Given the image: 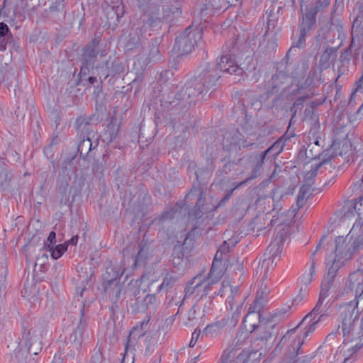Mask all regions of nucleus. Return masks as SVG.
<instances>
[{
	"mask_svg": "<svg viewBox=\"0 0 363 363\" xmlns=\"http://www.w3.org/2000/svg\"><path fill=\"white\" fill-rule=\"evenodd\" d=\"M359 315L358 301L354 299L350 302L341 304L338 309L339 326L336 331L332 332L327 336V340L333 339L337 334H342L343 343H352L351 346L359 342Z\"/></svg>",
	"mask_w": 363,
	"mask_h": 363,
	"instance_id": "f257e3e1",
	"label": "nucleus"
},
{
	"mask_svg": "<svg viewBox=\"0 0 363 363\" xmlns=\"http://www.w3.org/2000/svg\"><path fill=\"white\" fill-rule=\"evenodd\" d=\"M220 77L218 69L214 66L207 65L198 77L185 84L177 94V99L183 101L184 106H190L199 96L206 94L211 89L214 90Z\"/></svg>",
	"mask_w": 363,
	"mask_h": 363,
	"instance_id": "f03ea898",
	"label": "nucleus"
},
{
	"mask_svg": "<svg viewBox=\"0 0 363 363\" xmlns=\"http://www.w3.org/2000/svg\"><path fill=\"white\" fill-rule=\"evenodd\" d=\"M222 277V270L215 269L214 265L212 266L206 279L201 276L195 277L188 283L185 288V298L193 296L198 303L199 301L208 296L213 285L217 284Z\"/></svg>",
	"mask_w": 363,
	"mask_h": 363,
	"instance_id": "7ed1b4c3",
	"label": "nucleus"
},
{
	"mask_svg": "<svg viewBox=\"0 0 363 363\" xmlns=\"http://www.w3.org/2000/svg\"><path fill=\"white\" fill-rule=\"evenodd\" d=\"M330 3V0H316L315 5L311 4L306 6L305 12L298 24V39L293 43L289 51L294 48H302L305 45L306 35L315 28L317 13L328 7Z\"/></svg>",
	"mask_w": 363,
	"mask_h": 363,
	"instance_id": "20e7f679",
	"label": "nucleus"
},
{
	"mask_svg": "<svg viewBox=\"0 0 363 363\" xmlns=\"http://www.w3.org/2000/svg\"><path fill=\"white\" fill-rule=\"evenodd\" d=\"M128 285L135 288V289H131V295L135 298L130 301V306L133 312L144 313L157 307L158 301L155 294L146 293L145 290L139 288L138 281L131 280Z\"/></svg>",
	"mask_w": 363,
	"mask_h": 363,
	"instance_id": "39448f33",
	"label": "nucleus"
},
{
	"mask_svg": "<svg viewBox=\"0 0 363 363\" xmlns=\"http://www.w3.org/2000/svg\"><path fill=\"white\" fill-rule=\"evenodd\" d=\"M202 38L203 30L201 28L192 29L191 27H188L176 38L174 50L179 55H187L193 50Z\"/></svg>",
	"mask_w": 363,
	"mask_h": 363,
	"instance_id": "423d86ee",
	"label": "nucleus"
},
{
	"mask_svg": "<svg viewBox=\"0 0 363 363\" xmlns=\"http://www.w3.org/2000/svg\"><path fill=\"white\" fill-rule=\"evenodd\" d=\"M351 295L357 300V297H363V272L357 270L350 274L345 286L339 291L337 296Z\"/></svg>",
	"mask_w": 363,
	"mask_h": 363,
	"instance_id": "0eeeda50",
	"label": "nucleus"
},
{
	"mask_svg": "<svg viewBox=\"0 0 363 363\" xmlns=\"http://www.w3.org/2000/svg\"><path fill=\"white\" fill-rule=\"evenodd\" d=\"M332 304L331 303L328 307L325 309L324 313H321L319 314V316L317 320H315V317L318 315H313L311 318H309L304 324L308 321L306 325L305 326L302 335L298 336L294 340V345H297V350H300L302 345L305 342V339L312 333H313L316 328V325L320 322L325 320L329 315V314L332 312ZM303 324L299 323L297 326L303 325Z\"/></svg>",
	"mask_w": 363,
	"mask_h": 363,
	"instance_id": "6e6552de",
	"label": "nucleus"
},
{
	"mask_svg": "<svg viewBox=\"0 0 363 363\" xmlns=\"http://www.w3.org/2000/svg\"><path fill=\"white\" fill-rule=\"evenodd\" d=\"M283 240V235H277L269 245L261 264V269H264V278L267 277L269 267L277 264L274 259L281 254Z\"/></svg>",
	"mask_w": 363,
	"mask_h": 363,
	"instance_id": "1a4fd4ad",
	"label": "nucleus"
},
{
	"mask_svg": "<svg viewBox=\"0 0 363 363\" xmlns=\"http://www.w3.org/2000/svg\"><path fill=\"white\" fill-rule=\"evenodd\" d=\"M354 227L350 230L346 237L339 236L335 240V257L337 260L347 262L350 260L354 252L352 245L349 242L353 237Z\"/></svg>",
	"mask_w": 363,
	"mask_h": 363,
	"instance_id": "9d476101",
	"label": "nucleus"
},
{
	"mask_svg": "<svg viewBox=\"0 0 363 363\" xmlns=\"http://www.w3.org/2000/svg\"><path fill=\"white\" fill-rule=\"evenodd\" d=\"M23 329L22 340L14 350V359L18 363H22L26 359L31 350V346L33 345V340L31 337L32 330L28 329L24 325Z\"/></svg>",
	"mask_w": 363,
	"mask_h": 363,
	"instance_id": "9b49d317",
	"label": "nucleus"
},
{
	"mask_svg": "<svg viewBox=\"0 0 363 363\" xmlns=\"http://www.w3.org/2000/svg\"><path fill=\"white\" fill-rule=\"evenodd\" d=\"M333 280H323L321 284V289L319 295L318 301L313 308V309L308 313L301 320V324L304 323L309 318L313 315H319L321 313H324L325 309L328 307L326 305L323 306L325 299L329 296V290L333 286Z\"/></svg>",
	"mask_w": 363,
	"mask_h": 363,
	"instance_id": "f8f14e48",
	"label": "nucleus"
},
{
	"mask_svg": "<svg viewBox=\"0 0 363 363\" xmlns=\"http://www.w3.org/2000/svg\"><path fill=\"white\" fill-rule=\"evenodd\" d=\"M269 289L267 287V284L264 281H261L259 289L257 291V297L254 301V304L250 306L246 318L250 317L252 314H257V318L259 319L261 317L260 312L264 306V302L267 298Z\"/></svg>",
	"mask_w": 363,
	"mask_h": 363,
	"instance_id": "ddd939ff",
	"label": "nucleus"
},
{
	"mask_svg": "<svg viewBox=\"0 0 363 363\" xmlns=\"http://www.w3.org/2000/svg\"><path fill=\"white\" fill-rule=\"evenodd\" d=\"M88 323L84 318V308L81 310V318L78 325L73 330L69 336V340L73 344L74 347L78 350L80 349L82 342L85 337H88L87 333Z\"/></svg>",
	"mask_w": 363,
	"mask_h": 363,
	"instance_id": "4468645a",
	"label": "nucleus"
},
{
	"mask_svg": "<svg viewBox=\"0 0 363 363\" xmlns=\"http://www.w3.org/2000/svg\"><path fill=\"white\" fill-rule=\"evenodd\" d=\"M267 156V154L264 151L261 154H254L251 155V158H252L251 174L246 179L237 183L235 188L244 186L248 182L258 177L260 175L262 165Z\"/></svg>",
	"mask_w": 363,
	"mask_h": 363,
	"instance_id": "2eb2a0df",
	"label": "nucleus"
},
{
	"mask_svg": "<svg viewBox=\"0 0 363 363\" xmlns=\"http://www.w3.org/2000/svg\"><path fill=\"white\" fill-rule=\"evenodd\" d=\"M219 72H227L236 75H242L244 72L243 69L240 67L232 56L226 55L220 57L219 62L214 66Z\"/></svg>",
	"mask_w": 363,
	"mask_h": 363,
	"instance_id": "dca6fc26",
	"label": "nucleus"
},
{
	"mask_svg": "<svg viewBox=\"0 0 363 363\" xmlns=\"http://www.w3.org/2000/svg\"><path fill=\"white\" fill-rule=\"evenodd\" d=\"M99 44V38L95 37L91 42L87 44L84 48L82 54V59L83 62H88L93 63L97 55L100 53L101 57L106 55V50L99 51L97 48Z\"/></svg>",
	"mask_w": 363,
	"mask_h": 363,
	"instance_id": "f3484780",
	"label": "nucleus"
},
{
	"mask_svg": "<svg viewBox=\"0 0 363 363\" xmlns=\"http://www.w3.org/2000/svg\"><path fill=\"white\" fill-rule=\"evenodd\" d=\"M144 335L145 332L143 329V326L133 327L131 329L128 336L127 337L126 342L125 345L124 355L121 363H125V359L128 356V352L129 351L132 352L134 350L138 340L140 337H143Z\"/></svg>",
	"mask_w": 363,
	"mask_h": 363,
	"instance_id": "a211bd4d",
	"label": "nucleus"
},
{
	"mask_svg": "<svg viewBox=\"0 0 363 363\" xmlns=\"http://www.w3.org/2000/svg\"><path fill=\"white\" fill-rule=\"evenodd\" d=\"M359 342L348 347L344 352V362L343 363H352L357 359V352L363 347V317L360 320L359 325Z\"/></svg>",
	"mask_w": 363,
	"mask_h": 363,
	"instance_id": "6ab92c4d",
	"label": "nucleus"
},
{
	"mask_svg": "<svg viewBox=\"0 0 363 363\" xmlns=\"http://www.w3.org/2000/svg\"><path fill=\"white\" fill-rule=\"evenodd\" d=\"M105 292L108 295L112 303L116 305L125 298V287L120 282L105 285Z\"/></svg>",
	"mask_w": 363,
	"mask_h": 363,
	"instance_id": "aec40b11",
	"label": "nucleus"
},
{
	"mask_svg": "<svg viewBox=\"0 0 363 363\" xmlns=\"http://www.w3.org/2000/svg\"><path fill=\"white\" fill-rule=\"evenodd\" d=\"M333 158V154L330 153V151L325 152L324 154V157H323L322 161L319 163L315 164L311 166V170L307 172L304 176V181L306 182L305 184L312 186L314 182V179L315 178L317 173L319 169L324 164L328 163Z\"/></svg>",
	"mask_w": 363,
	"mask_h": 363,
	"instance_id": "412c9836",
	"label": "nucleus"
},
{
	"mask_svg": "<svg viewBox=\"0 0 363 363\" xmlns=\"http://www.w3.org/2000/svg\"><path fill=\"white\" fill-rule=\"evenodd\" d=\"M337 48L328 47L320 55L318 65L321 69H326L333 65L337 57Z\"/></svg>",
	"mask_w": 363,
	"mask_h": 363,
	"instance_id": "4be33fe9",
	"label": "nucleus"
},
{
	"mask_svg": "<svg viewBox=\"0 0 363 363\" xmlns=\"http://www.w3.org/2000/svg\"><path fill=\"white\" fill-rule=\"evenodd\" d=\"M145 32L140 31V24H138L135 28L132 29L130 33L128 39L127 40L125 48L128 50H132L138 48L142 45L145 40Z\"/></svg>",
	"mask_w": 363,
	"mask_h": 363,
	"instance_id": "5701e85b",
	"label": "nucleus"
},
{
	"mask_svg": "<svg viewBox=\"0 0 363 363\" xmlns=\"http://www.w3.org/2000/svg\"><path fill=\"white\" fill-rule=\"evenodd\" d=\"M137 255L132 257L135 268L145 265L151 255L149 247L143 241L137 247Z\"/></svg>",
	"mask_w": 363,
	"mask_h": 363,
	"instance_id": "b1692460",
	"label": "nucleus"
},
{
	"mask_svg": "<svg viewBox=\"0 0 363 363\" xmlns=\"http://www.w3.org/2000/svg\"><path fill=\"white\" fill-rule=\"evenodd\" d=\"M140 21L143 23L140 25V31L143 30L146 33L150 28H155L159 25L161 20L159 16L158 10L151 14L145 13L140 16Z\"/></svg>",
	"mask_w": 363,
	"mask_h": 363,
	"instance_id": "393cba45",
	"label": "nucleus"
},
{
	"mask_svg": "<svg viewBox=\"0 0 363 363\" xmlns=\"http://www.w3.org/2000/svg\"><path fill=\"white\" fill-rule=\"evenodd\" d=\"M123 272H121L120 268L118 267L108 266L106 268V272L103 275L104 284L109 285L119 282L121 277L123 275Z\"/></svg>",
	"mask_w": 363,
	"mask_h": 363,
	"instance_id": "a878e982",
	"label": "nucleus"
},
{
	"mask_svg": "<svg viewBox=\"0 0 363 363\" xmlns=\"http://www.w3.org/2000/svg\"><path fill=\"white\" fill-rule=\"evenodd\" d=\"M97 145V142L95 143L94 145H93L90 136H86V138H83L78 145V152L80 157L84 160L92 157V150L96 148Z\"/></svg>",
	"mask_w": 363,
	"mask_h": 363,
	"instance_id": "bb28decb",
	"label": "nucleus"
},
{
	"mask_svg": "<svg viewBox=\"0 0 363 363\" xmlns=\"http://www.w3.org/2000/svg\"><path fill=\"white\" fill-rule=\"evenodd\" d=\"M91 120L90 117L85 116H81L77 118L75 122L77 130L82 134L86 135V136H90L91 135L94 136V131L91 129L92 125L90 123Z\"/></svg>",
	"mask_w": 363,
	"mask_h": 363,
	"instance_id": "cd10ccee",
	"label": "nucleus"
},
{
	"mask_svg": "<svg viewBox=\"0 0 363 363\" xmlns=\"http://www.w3.org/2000/svg\"><path fill=\"white\" fill-rule=\"evenodd\" d=\"M227 328L223 320H220L213 323L208 324L203 330V334L207 337H213L220 334L221 330Z\"/></svg>",
	"mask_w": 363,
	"mask_h": 363,
	"instance_id": "c85d7f7f",
	"label": "nucleus"
},
{
	"mask_svg": "<svg viewBox=\"0 0 363 363\" xmlns=\"http://www.w3.org/2000/svg\"><path fill=\"white\" fill-rule=\"evenodd\" d=\"M311 186L309 185L303 184L300 188L296 197V207L294 208V211H298L304 206L307 198L311 194Z\"/></svg>",
	"mask_w": 363,
	"mask_h": 363,
	"instance_id": "c756f323",
	"label": "nucleus"
},
{
	"mask_svg": "<svg viewBox=\"0 0 363 363\" xmlns=\"http://www.w3.org/2000/svg\"><path fill=\"white\" fill-rule=\"evenodd\" d=\"M123 8L120 6L111 7L110 11L107 12V19L109 26H116L123 16Z\"/></svg>",
	"mask_w": 363,
	"mask_h": 363,
	"instance_id": "7c9ffc66",
	"label": "nucleus"
},
{
	"mask_svg": "<svg viewBox=\"0 0 363 363\" xmlns=\"http://www.w3.org/2000/svg\"><path fill=\"white\" fill-rule=\"evenodd\" d=\"M294 350H296L295 356L291 358L289 362H284L283 363H311L312 359L315 357V353H311L306 355L299 356L301 350H297V345L293 343Z\"/></svg>",
	"mask_w": 363,
	"mask_h": 363,
	"instance_id": "2f4dec72",
	"label": "nucleus"
},
{
	"mask_svg": "<svg viewBox=\"0 0 363 363\" xmlns=\"http://www.w3.org/2000/svg\"><path fill=\"white\" fill-rule=\"evenodd\" d=\"M328 151L331 152L330 150H325V151L321 152L320 147L315 145H312V143H310L306 150V156L310 160L318 158L320 161H322L323 157H324L325 152ZM330 153L332 154V152Z\"/></svg>",
	"mask_w": 363,
	"mask_h": 363,
	"instance_id": "473e14b6",
	"label": "nucleus"
},
{
	"mask_svg": "<svg viewBox=\"0 0 363 363\" xmlns=\"http://www.w3.org/2000/svg\"><path fill=\"white\" fill-rule=\"evenodd\" d=\"M230 242L233 243V241H231L230 240L224 241L223 243L220 245V247L218 250L217 252L216 253L215 257H214V259H213V262L212 264V266L214 265L215 269H217L216 267V264L218 262L219 263L221 262V259H223V257H222L223 255H226L227 253H228L230 252Z\"/></svg>",
	"mask_w": 363,
	"mask_h": 363,
	"instance_id": "72a5a7b5",
	"label": "nucleus"
},
{
	"mask_svg": "<svg viewBox=\"0 0 363 363\" xmlns=\"http://www.w3.org/2000/svg\"><path fill=\"white\" fill-rule=\"evenodd\" d=\"M272 337V333L269 331H264L263 334H259L253 341L252 345L258 351L262 348H267V342Z\"/></svg>",
	"mask_w": 363,
	"mask_h": 363,
	"instance_id": "f704fd0d",
	"label": "nucleus"
},
{
	"mask_svg": "<svg viewBox=\"0 0 363 363\" xmlns=\"http://www.w3.org/2000/svg\"><path fill=\"white\" fill-rule=\"evenodd\" d=\"M13 175L9 169H4L0 172V191H5L10 189Z\"/></svg>",
	"mask_w": 363,
	"mask_h": 363,
	"instance_id": "c9c22d12",
	"label": "nucleus"
},
{
	"mask_svg": "<svg viewBox=\"0 0 363 363\" xmlns=\"http://www.w3.org/2000/svg\"><path fill=\"white\" fill-rule=\"evenodd\" d=\"M326 262L328 264L332 262V264L328 269V277L325 280L332 279L333 281L336 272H337L340 266L343 264L345 262L342 260H337L336 257H334L333 259H330L329 258H327Z\"/></svg>",
	"mask_w": 363,
	"mask_h": 363,
	"instance_id": "e433bc0d",
	"label": "nucleus"
},
{
	"mask_svg": "<svg viewBox=\"0 0 363 363\" xmlns=\"http://www.w3.org/2000/svg\"><path fill=\"white\" fill-rule=\"evenodd\" d=\"M240 316V311H239V306H238L236 311L231 316L226 315L222 318V320L228 328H233L237 325Z\"/></svg>",
	"mask_w": 363,
	"mask_h": 363,
	"instance_id": "4c0bfd02",
	"label": "nucleus"
},
{
	"mask_svg": "<svg viewBox=\"0 0 363 363\" xmlns=\"http://www.w3.org/2000/svg\"><path fill=\"white\" fill-rule=\"evenodd\" d=\"M284 142L281 138L277 140L271 147L264 150L267 155L272 154V156L275 158L283 150Z\"/></svg>",
	"mask_w": 363,
	"mask_h": 363,
	"instance_id": "58836bf2",
	"label": "nucleus"
},
{
	"mask_svg": "<svg viewBox=\"0 0 363 363\" xmlns=\"http://www.w3.org/2000/svg\"><path fill=\"white\" fill-rule=\"evenodd\" d=\"M177 278L172 274H167L163 279L162 283L158 286V291H161L163 289L168 291L175 284Z\"/></svg>",
	"mask_w": 363,
	"mask_h": 363,
	"instance_id": "ea45409f",
	"label": "nucleus"
},
{
	"mask_svg": "<svg viewBox=\"0 0 363 363\" xmlns=\"http://www.w3.org/2000/svg\"><path fill=\"white\" fill-rule=\"evenodd\" d=\"M314 70L309 72L307 79L299 87L300 90L307 89V93L312 91L314 94Z\"/></svg>",
	"mask_w": 363,
	"mask_h": 363,
	"instance_id": "a19ab883",
	"label": "nucleus"
},
{
	"mask_svg": "<svg viewBox=\"0 0 363 363\" xmlns=\"http://www.w3.org/2000/svg\"><path fill=\"white\" fill-rule=\"evenodd\" d=\"M353 208L359 216V219H363V196L356 199L354 202H351L349 208Z\"/></svg>",
	"mask_w": 363,
	"mask_h": 363,
	"instance_id": "79ce46f5",
	"label": "nucleus"
},
{
	"mask_svg": "<svg viewBox=\"0 0 363 363\" xmlns=\"http://www.w3.org/2000/svg\"><path fill=\"white\" fill-rule=\"evenodd\" d=\"M67 250V245L65 244H60L55 247H50L48 251L50 252L51 257L54 259L60 258L64 252Z\"/></svg>",
	"mask_w": 363,
	"mask_h": 363,
	"instance_id": "37998d69",
	"label": "nucleus"
},
{
	"mask_svg": "<svg viewBox=\"0 0 363 363\" xmlns=\"http://www.w3.org/2000/svg\"><path fill=\"white\" fill-rule=\"evenodd\" d=\"M198 303H195L187 313L186 320L184 322L186 326H192L196 322V307Z\"/></svg>",
	"mask_w": 363,
	"mask_h": 363,
	"instance_id": "c03bdc74",
	"label": "nucleus"
},
{
	"mask_svg": "<svg viewBox=\"0 0 363 363\" xmlns=\"http://www.w3.org/2000/svg\"><path fill=\"white\" fill-rule=\"evenodd\" d=\"M6 65H7L6 63H5ZM14 75L12 72L9 70L7 68V66L4 67V73L0 74V80L6 83V85L7 86H11L12 85V80L11 78H13Z\"/></svg>",
	"mask_w": 363,
	"mask_h": 363,
	"instance_id": "a18cd8bd",
	"label": "nucleus"
},
{
	"mask_svg": "<svg viewBox=\"0 0 363 363\" xmlns=\"http://www.w3.org/2000/svg\"><path fill=\"white\" fill-rule=\"evenodd\" d=\"M184 258V253L180 248L175 247L172 253V264L174 267L181 265Z\"/></svg>",
	"mask_w": 363,
	"mask_h": 363,
	"instance_id": "49530a36",
	"label": "nucleus"
},
{
	"mask_svg": "<svg viewBox=\"0 0 363 363\" xmlns=\"http://www.w3.org/2000/svg\"><path fill=\"white\" fill-rule=\"evenodd\" d=\"M277 79H278L277 76H273L271 78V79L268 81V82H267L268 87L265 88L266 94L267 95L274 94L275 92H277L278 91V89L277 88V86L276 84Z\"/></svg>",
	"mask_w": 363,
	"mask_h": 363,
	"instance_id": "de8ad7c7",
	"label": "nucleus"
},
{
	"mask_svg": "<svg viewBox=\"0 0 363 363\" xmlns=\"http://www.w3.org/2000/svg\"><path fill=\"white\" fill-rule=\"evenodd\" d=\"M256 352L257 351L253 352L252 351L250 352L249 350H242L237 357V362L248 363L251 355L255 354Z\"/></svg>",
	"mask_w": 363,
	"mask_h": 363,
	"instance_id": "09e8293b",
	"label": "nucleus"
},
{
	"mask_svg": "<svg viewBox=\"0 0 363 363\" xmlns=\"http://www.w3.org/2000/svg\"><path fill=\"white\" fill-rule=\"evenodd\" d=\"M94 64L88 62H83V65L81 67L80 72L79 74L80 77V80H82L83 77L87 76L89 72L90 69H93Z\"/></svg>",
	"mask_w": 363,
	"mask_h": 363,
	"instance_id": "8fccbe9b",
	"label": "nucleus"
},
{
	"mask_svg": "<svg viewBox=\"0 0 363 363\" xmlns=\"http://www.w3.org/2000/svg\"><path fill=\"white\" fill-rule=\"evenodd\" d=\"M6 3L7 0H4L3 6L1 9H0V14L2 15L4 17H7L8 18L13 20L16 17L17 11L16 9H14L12 12V14L11 15L10 11H7Z\"/></svg>",
	"mask_w": 363,
	"mask_h": 363,
	"instance_id": "3c124183",
	"label": "nucleus"
},
{
	"mask_svg": "<svg viewBox=\"0 0 363 363\" xmlns=\"http://www.w3.org/2000/svg\"><path fill=\"white\" fill-rule=\"evenodd\" d=\"M213 296H209L205 298V304L203 306V312L205 314H209L213 311Z\"/></svg>",
	"mask_w": 363,
	"mask_h": 363,
	"instance_id": "603ef678",
	"label": "nucleus"
},
{
	"mask_svg": "<svg viewBox=\"0 0 363 363\" xmlns=\"http://www.w3.org/2000/svg\"><path fill=\"white\" fill-rule=\"evenodd\" d=\"M355 46H352L350 44V46L347 48L343 52H342L341 55L340 56V60L342 63L349 62L350 61L352 56L351 50Z\"/></svg>",
	"mask_w": 363,
	"mask_h": 363,
	"instance_id": "864d4df0",
	"label": "nucleus"
},
{
	"mask_svg": "<svg viewBox=\"0 0 363 363\" xmlns=\"http://www.w3.org/2000/svg\"><path fill=\"white\" fill-rule=\"evenodd\" d=\"M105 64H106V68L105 69H102V70L99 73V74H100L99 77H100L101 82L104 79H106L110 75L113 76V75H115L116 74V71H114L113 69H109L108 67V61H106Z\"/></svg>",
	"mask_w": 363,
	"mask_h": 363,
	"instance_id": "5fc2aeb1",
	"label": "nucleus"
},
{
	"mask_svg": "<svg viewBox=\"0 0 363 363\" xmlns=\"http://www.w3.org/2000/svg\"><path fill=\"white\" fill-rule=\"evenodd\" d=\"M56 242V233L54 231H51L44 243V249L46 250H49L52 247Z\"/></svg>",
	"mask_w": 363,
	"mask_h": 363,
	"instance_id": "6e6d98bb",
	"label": "nucleus"
},
{
	"mask_svg": "<svg viewBox=\"0 0 363 363\" xmlns=\"http://www.w3.org/2000/svg\"><path fill=\"white\" fill-rule=\"evenodd\" d=\"M363 245V229L362 230V234L357 236L353 241L352 244V247L354 250V252L359 248H360Z\"/></svg>",
	"mask_w": 363,
	"mask_h": 363,
	"instance_id": "4d7b16f0",
	"label": "nucleus"
},
{
	"mask_svg": "<svg viewBox=\"0 0 363 363\" xmlns=\"http://www.w3.org/2000/svg\"><path fill=\"white\" fill-rule=\"evenodd\" d=\"M313 96V93L311 91L310 93H306L303 96H301L297 98L294 104V106H301L303 104V101L306 99L311 98Z\"/></svg>",
	"mask_w": 363,
	"mask_h": 363,
	"instance_id": "13d9d810",
	"label": "nucleus"
},
{
	"mask_svg": "<svg viewBox=\"0 0 363 363\" xmlns=\"http://www.w3.org/2000/svg\"><path fill=\"white\" fill-rule=\"evenodd\" d=\"M298 326L291 329V330H289L282 337V338L281 339L278 346L281 345H284L289 339L290 337V335L292 334V333H294L295 331L296 330Z\"/></svg>",
	"mask_w": 363,
	"mask_h": 363,
	"instance_id": "bf43d9fd",
	"label": "nucleus"
},
{
	"mask_svg": "<svg viewBox=\"0 0 363 363\" xmlns=\"http://www.w3.org/2000/svg\"><path fill=\"white\" fill-rule=\"evenodd\" d=\"M64 6L63 1H57L52 5L50 6V12H55L62 9Z\"/></svg>",
	"mask_w": 363,
	"mask_h": 363,
	"instance_id": "052dcab7",
	"label": "nucleus"
},
{
	"mask_svg": "<svg viewBox=\"0 0 363 363\" xmlns=\"http://www.w3.org/2000/svg\"><path fill=\"white\" fill-rule=\"evenodd\" d=\"M11 35L9 27L4 23H0V37Z\"/></svg>",
	"mask_w": 363,
	"mask_h": 363,
	"instance_id": "680f3d73",
	"label": "nucleus"
},
{
	"mask_svg": "<svg viewBox=\"0 0 363 363\" xmlns=\"http://www.w3.org/2000/svg\"><path fill=\"white\" fill-rule=\"evenodd\" d=\"M176 212L177 211H174V209H172L169 211H167L161 216L160 219L162 221H164V220H169V219H172L174 217Z\"/></svg>",
	"mask_w": 363,
	"mask_h": 363,
	"instance_id": "e2e57ef3",
	"label": "nucleus"
},
{
	"mask_svg": "<svg viewBox=\"0 0 363 363\" xmlns=\"http://www.w3.org/2000/svg\"><path fill=\"white\" fill-rule=\"evenodd\" d=\"M11 38V35H7L4 37H0V50H5L6 48V45Z\"/></svg>",
	"mask_w": 363,
	"mask_h": 363,
	"instance_id": "0e129e2a",
	"label": "nucleus"
},
{
	"mask_svg": "<svg viewBox=\"0 0 363 363\" xmlns=\"http://www.w3.org/2000/svg\"><path fill=\"white\" fill-rule=\"evenodd\" d=\"M199 336H200V330H195V331L191 335V339L189 342V347H193L195 345Z\"/></svg>",
	"mask_w": 363,
	"mask_h": 363,
	"instance_id": "69168bd1",
	"label": "nucleus"
},
{
	"mask_svg": "<svg viewBox=\"0 0 363 363\" xmlns=\"http://www.w3.org/2000/svg\"><path fill=\"white\" fill-rule=\"evenodd\" d=\"M300 280H301V282L303 284H305V285H307V284H309L313 279L312 277H311V274H309L308 273V272H306L300 278Z\"/></svg>",
	"mask_w": 363,
	"mask_h": 363,
	"instance_id": "338daca9",
	"label": "nucleus"
},
{
	"mask_svg": "<svg viewBox=\"0 0 363 363\" xmlns=\"http://www.w3.org/2000/svg\"><path fill=\"white\" fill-rule=\"evenodd\" d=\"M315 253V252L312 253V255L311 256V266H310V268H309V271L308 272V273L309 274H311V277L312 278H313V275L315 274V261H314Z\"/></svg>",
	"mask_w": 363,
	"mask_h": 363,
	"instance_id": "774afa93",
	"label": "nucleus"
}]
</instances>
